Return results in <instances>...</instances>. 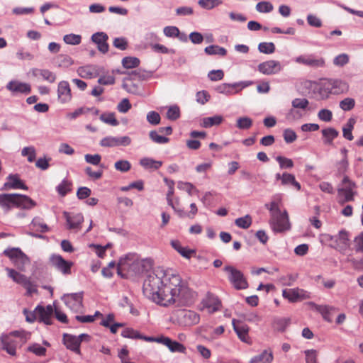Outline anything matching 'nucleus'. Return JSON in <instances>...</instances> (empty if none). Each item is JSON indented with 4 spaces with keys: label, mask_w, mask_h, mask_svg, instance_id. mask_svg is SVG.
Here are the masks:
<instances>
[{
    "label": "nucleus",
    "mask_w": 363,
    "mask_h": 363,
    "mask_svg": "<svg viewBox=\"0 0 363 363\" xmlns=\"http://www.w3.org/2000/svg\"><path fill=\"white\" fill-rule=\"evenodd\" d=\"M143 296L157 305L168 307L190 306L195 300V292L172 269L157 267L155 272L143 279Z\"/></svg>",
    "instance_id": "obj_1"
},
{
    "label": "nucleus",
    "mask_w": 363,
    "mask_h": 363,
    "mask_svg": "<svg viewBox=\"0 0 363 363\" xmlns=\"http://www.w3.org/2000/svg\"><path fill=\"white\" fill-rule=\"evenodd\" d=\"M264 206L269 211V223L273 231L281 233L289 229L290 224L287 212L286 211L281 212L278 201H272L269 203H266Z\"/></svg>",
    "instance_id": "obj_2"
},
{
    "label": "nucleus",
    "mask_w": 363,
    "mask_h": 363,
    "mask_svg": "<svg viewBox=\"0 0 363 363\" xmlns=\"http://www.w3.org/2000/svg\"><path fill=\"white\" fill-rule=\"evenodd\" d=\"M36 206L35 201L26 195L19 194H1L0 207L5 211L12 208L31 209Z\"/></svg>",
    "instance_id": "obj_3"
},
{
    "label": "nucleus",
    "mask_w": 363,
    "mask_h": 363,
    "mask_svg": "<svg viewBox=\"0 0 363 363\" xmlns=\"http://www.w3.org/2000/svg\"><path fill=\"white\" fill-rule=\"evenodd\" d=\"M30 334L24 332L13 331L9 335L1 337L2 349L11 356L16 355V349L21 347L28 338Z\"/></svg>",
    "instance_id": "obj_4"
},
{
    "label": "nucleus",
    "mask_w": 363,
    "mask_h": 363,
    "mask_svg": "<svg viewBox=\"0 0 363 363\" xmlns=\"http://www.w3.org/2000/svg\"><path fill=\"white\" fill-rule=\"evenodd\" d=\"M117 273L126 279H135L136 277V255L128 253L121 257L118 263Z\"/></svg>",
    "instance_id": "obj_5"
},
{
    "label": "nucleus",
    "mask_w": 363,
    "mask_h": 363,
    "mask_svg": "<svg viewBox=\"0 0 363 363\" xmlns=\"http://www.w3.org/2000/svg\"><path fill=\"white\" fill-rule=\"evenodd\" d=\"M223 270L228 274V279L236 289H245L248 287L247 281L241 271L232 266H225Z\"/></svg>",
    "instance_id": "obj_6"
},
{
    "label": "nucleus",
    "mask_w": 363,
    "mask_h": 363,
    "mask_svg": "<svg viewBox=\"0 0 363 363\" xmlns=\"http://www.w3.org/2000/svg\"><path fill=\"white\" fill-rule=\"evenodd\" d=\"M355 187V184L347 176H345L337 190L338 196L342 198V202L351 201L354 199Z\"/></svg>",
    "instance_id": "obj_7"
},
{
    "label": "nucleus",
    "mask_w": 363,
    "mask_h": 363,
    "mask_svg": "<svg viewBox=\"0 0 363 363\" xmlns=\"http://www.w3.org/2000/svg\"><path fill=\"white\" fill-rule=\"evenodd\" d=\"M51 265L63 275H69L72 273V267L74 263L71 261L65 260L60 255H52L50 257Z\"/></svg>",
    "instance_id": "obj_8"
},
{
    "label": "nucleus",
    "mask_w": 363,
    "mask_h": 363,
    "mask_svg": "<svg viewBox=\"0 0 363 363\" xmlns=\"http://www.w3.org/2000/svg\"><path fill=\"white\" fill-rule=\"evenodd\" d=\"M282 296L284 298L288 299L289 301L291 303H296L311 298L310 292L300 288L284 289L282 291Z\"/></svg>",
    "instance_id": "obj_9"
},
{
    "label": "nucleus",
    "mask_w": 363,
    "mask_h": 363,
    "mask_svg": "<svg viewBox=\"0 0 363 363\" xmlns=\"http://www.w3.org/2000/svg\"><path fill=\"white\" fill-rule=\"evenodd\" d=\"M177 319L179 324L189 326L199 322V315L190 310H181L177 313Z\"/></svg>",
    "instance_id": "obj_10"
},
{
    "label": "nucleus",
    "mask_w": 363,
    "mask_h": 363,
    "mask_svg": "<svg viewBox=\"0 0 363 363\" xmlns=\"http://www.w3.org/2000/svg\"><path fill=\"white\" fill-rule=\"evenodd\" d=\"M62 300L65 305L74 312L81 311L83 305V294L82 293H74L65 294L62 297Z\"/></svg>",
    "instance_id": "obj_11"
},
{
    "label": "nucleus",
    "mask_w": 363,
    "mask_h": 363,
    "mask_svg": "<svg viewBox=\"0 0 363 363\" xmlns=\"http://www.w3.org/2000/svg\"><path fill=\"white\" fill-rule=\"evenodd\" d=\"M295 62L314 69L323 67L325 64L323 57H318L312 55H300L296 57Z\"/></svg>",
    "instance_id": "obj_12"
},
{
    "label": "nucleus",
    "mask_w": 363,
    "mask_h": 363,
    "mask_svg": "<svg viewBox=\"0 0 363 363\" xmlns=\"http://www.w3.org/2000/svg\"><path fill=\"white\" fill-rule=\"evenodd\" d=\"M57 100L60 104H67L71 101L72 95L71 88L67 81H60L57 89Z\"/></svg>",
    "instance_id": "obj_13"
},
{
    "label": "nucleus",
    "mask_w": 363,
    "mask_h": 363,
    "mask_svg": "<svg viewBox=\"0 0 363 363\" xmlns=\"http://www.w3.org/2000/svg\"><path fill=\"white\" fill-rule=\"evenodd\" d=\"M131 142V140L128 136L123 137H113L108 136L105 137L100 141V145L102 147H118V146H127Z\"/></svg>",
    "instance_id": "obj_14"
},
{
    "label": "nucleus",
    "mask_w": 363,
    "mask_h": 363,
    "mask_svg": "<svg viewBox=\"0 0 363 363\" xmlns=\"http://www.w3.org/2000/svg\"><path fill=\"white\" fill-rule=\"evenodd\" d=\"M232 324L239 339L243 342L250 344L251 340L248 335L250 329L248 325L235 319H233Z\"/></svg>",
    "instance_id": "obj_15"
},
{
    "label": "nucleus",
    "mask_w": 363,
    "mask_h": 363,
    "mask_svg": "<svg viewBox=\"0 0 363 363\" xmlns=\"http://www.w3.org/2000/svg\"><path fill=\"white\" fill-rule=\"evenodd\" d=\"M281 68L280 62L276 60H268L262 62L257 67L259 72L265 75L277 74L281 70Z\"/></svg>",
    "instance_id": "obj_16"
},
{
    "label": "nucleus",
    "mask_w": 363,
    "mask_h": 363,
    "mask_svg": "<svg viewBox=\"0 0 363 363\" xmlns=\"http://www.w3.org/2000/svg\"><path fill=\"white\" fill-rule=\"evenodd\" d=\"M54 310L51 305H48L46 307L38 306L35 308V313L38 314V320L39 322H43L46 325L52 324V315Z\"/></svg>",
    "instance_id": "obj_17"
},
{
    "label": "nucleus",
    "mask_w": 363,
    "mask_h": 363,
    "mask_svg": "<svg viewBox=\"0 0 363 363\" xmlns=\"http://www.w3.org/2000/svg\"><path fill=\"white\" fill-rule=\"evenodd\" d=\"M7 182L4 183L2 190L10 189H24L27 190L28 186L24 184L22 180L20 179L18 174H9L7 178Z\"/></svg>",
    "instance_id": "obj_18"
},
{
    "label": "nucleus",
    "mask_w": 363,
    "mask_h": 363,
    "mask_svg": "<svg viewBox=\"0 0 363 363\" xmlns=\"http://www.w3.org/2000/svg\"><path fill=\"white\" fill-rule=\"evenodd\" d=\"M64 216L66 219L69 229L78 230L81 228V225L84 221V216L82 213L71 215L67 212H64Z\"/></svg>",
    "instance_id": "obj_19"
},
{
    "label": "nucleus",
    "mask_w": 363,
    "mask_h": 363,
    "mask_svg": "<svg viewBox=\"0 0 363 363\" xmlns=\"http://www.w3.org/2000/svg\"><path fill=\"white\" fill-rule=\"evenodd\" d=\"M62 341L64 345L68 350L80 354V340H78L77 336L65 333L63 335Z\"/></svg>",
    "instance_id": "obj_20"
},
{
    "label": "nucleus",
    "mask_w": 363,
    "mask_h": 363,
    "mask_svg": "<svg viewBox=\"0 0 363 363\" xmlns=\"http://www.w3.org/2000/svg\"><path fill=\"white\" fill-rule=\"evenodd\" d=\"M153 261L150 258H146L138 262V277L141 279H144L148 274L155 272L152 270Z\"/></svg>",
    "instance_id": "obj_21"
},
{
    "label": "nucleus",
    "mask_w": 363,
    "mask_h": 363,
    "mask_svg": "<svg viewBox=\"0 0 363 363\" xmlns=\"http://www.w3.org/2000/svg\"><path fill=\"white\" fill-rule=\"evenodd\" d=\"M108 35L103 32L96 33L91 36L92 41L97 45L98 50L102 53H106L108 51Z\"/></svg>",
    "instance_id": "obj_22"
},
{
    "label": "nucleus",
    "mask_w": 363,
    "mask_h": 363,
    "mask_svg": "<svg viewBox=\"0 0 363 363\" xmlns=\"http://www.w3.org/2000/svg\"><path fill=\"white\" fill-rule=\"evenodd\" d=\"M335 239L336 244L333 246V247L339 250H345L350 246V239L348 233L342 230L339 232L337 236L330 237V240H333Z\"/></svg>",
    "instance_id": "obj_23"
},
{
    "label": "nucleus",
    "mask_w": 363,
    "mask_h": 363,
    "mask_svg": "<svg viewBox=\"0 0 363 363\" xmlns=\"http://www.w3.org/2000/svg\"><path fill=\"white\" fill-rule=\"evenodd\" d=\"M30 73L34 77H41L49 83H54L57 78L54 72L47 69L33 68L30 70Z\"/></svg>",
    "instance_id": "obj_24"
},
{
    "label": "nucleus",
    "mask_w": 363,
    "mask_h": 363,
    "mask_svg": "<svg viewBox=\"0 0 363 363\" xmlns=\"http://www.w3.org/2000/svg\"><path fill=\"white\" fill-rule=\"evenodd\" d=\"M248 85L246 82H238V83H234V84H222L216 86V90L217 92L220 94H224L226 95H230L234 93H237L238 91H233L234 89H236L238 87H240V89L247 86Z\"/></svg>",
    "instance_id": "obj_25"
},
{
    "label": "nucleus",
    "mask_w": 363,
    "mask_h": 363,
    "mask_svg": "<svg viewBox=\"0 0 363 363\" xmlns=\"http://www.w3.org/2000/svg\"><path fill=\"white\" fill-rule=\"evenodd\" d=\"M4 255L13 260L17 264L18 262L24 264L28 261V258L23 252L18 248H12L5 250Z\"/></svg>",
    "instance_id": "obj_26"
},
{
    "label": "nucleus",
    "mask_w": 363,
    "mask_h": 363,
    "mask_svg": "<svg viewBox=\"0 0 363 363\" xmlns=\"http://www.w3.org/2000/svg\"><path fill=\"white\" fill-rule=\"evenodd\" d=\"M331 94H340L347 91L349 89L348 84L340 79H328Z\"/></svg>",
    "instance_id": "obj_27"
},
{
    "label": "nucleus",
    "mask_w": 363,
    "mask_h": 363,
    "mask_svg": "<svg viewBox=\"0 0 363 363\" xmlns=\"http://www.w3.org/2000/svg\"><path fill=\"white\" fill-rule=\"evenodd\" d=\"M6 89L12 92L29 94L31 91L30 84L23 82L11 81L6 85Z\"/></svg>",
    "instance_id": "obj_28"
},
{
    "label": "nucleus",
    "mask_w": 363,
    "mask_h": 363,
    "mask_svg": "<svg viewBox=\"0 0 363 363\" xmlns=\"http://www.w3.org/2000/svg\"><path fill=\"white\" fill-rule=\"evenodd\" d=\"M174 188H169L167 193V200L168 205L170 206L173 210L178 214V216L181 218L184 217L186 216H190V214H187L183 209H180L177 206H179V199H177L175 203L173 202L172 199L174 194Z\"/></svg>",
    "instance_id": "obj_29"
},
{
    "label": "nucleus",
    "mask_w": 363,
    "mask_h": 363,
    "mask_svg": "<svg viewBox=\"0 0 363 363\" xmlns=\"http://www.w3.org/2000/svg\"><path fill=\"white\" fill-rule=\"evenodd\" d=\"M126 77H124L123 82V87L128 92L135 93L136 91V85L134 82L136 77V71H132L131 73H125Z\"/></svg>",
    "instance_id": "obj_30"
},
{
    "label": "nucleus",
    "mask_w": 363,
    "mask_h": 363,
    "mask_svg": "<svg viewBox=\"0 0 363 363\" xmlns=\"http://www.w3.org/2000/svg\"><path fill=\"white\" fill-rule=\"evenodd\" d=\"M274 359L271 350H264L260 354L254 356L250 363H272Z\"/></svg>",
    "instance_id": "obj_31"
},
{
    "label": "nucleus",
    "mask_w": 363,
    "mask_h": 363,
    "mask_svg": "<svg viewBox=\"0 0 363 363\" xmlns=\"http://www.w3.org/2000/svg\"><path fill=\"white\" fill-rule=\"evenodd\" d=\"M308 304L311 306L315 311L321 313L325 320L328 322L332 321L330 313L333 310H335V308L327 305H318L313 302H308Z\"/></svg>",
    "instance_id": "obj_32"
},
{
    "label": "nucleus",
    "mask_w": 363,
    "mask_h": 363,
    "mask_svg": "<svg viewBox=\"0 0 363 363\" xmlns=\"http://www.w3.org/2000/svg\"><path fill=\"white\" fill-rule=\"evenodd\" d=\"M321 133L323 137V143L329 145L333 144V140L339 135L338 131L333 128L323 129Z\"/></svg>",
    "instance_id": "obj_33"
},
{
    "label": "nucleus",
    "mask_w": 363,
    "mask_h": 363,
    "mask_svg": "<svg viewBox=\"0 0 363 363\" xmlns=\"http://www.w3.org/2000/svg\"><path fill=\"white\" fill-rule=\"evenodd\" d=\"M140 164L145 169L157 170L162 165V162L145 157L140 160Z\"/></svg>",
    "instance_id": "obj_34"
},
{
    "label": "nucleus",
    "mask_w": 363,
    "mask_h": 363,
    "mask_svg": "<svg viewBox=\"0 0 363 363\" xmlns=\"http://www.w3.org/2000/svg\"><path fill=\"white\" fill-rule=\"evenodd\" d=\"M223 121L222 116L216 115L211 117L203 118L201 121V126L206 128H211L213 125H218Z\"/></svg>",
    "instance_id": "obj_35"
},
{
    "label": "nucleus",
    "mask_w": 363,
    "mask_h": 363,
    "mask_svg": "<svg viewBox=\"0 0 363 363\" xmlns=\"http://www.w3.org/2000/svg\"><path fill=\"white\" fill-rule=\"evenodd\" d=\"M6 271L8 272L9 277L15 282L21 285H26L28 284V278L26 276L18 273L13 269L6 268Z\"/></svg>",
    "instance_id": "obj_36"
},
{
    "label": "nucleus",
    "mask_w": 363,
    "mask_h": 363,
    "mask_svg": "<svg viewBox=\"0 0 363 363\" xmlns=\"http://www.w3.org/2000/svg\"><path fill=\"white\" fill-rule=\"evenodd\" d=\"M314 91L315 93H317L318 94V99H327L329 96L330 94H331L330 85L328 84V81L326 80L325 82L317 85L314 89Z\"/></svg>",
    "instance_id": "obj_37"
},
{
    "label": "nucleus",
    "mask_w": 363,
    "mask_h": 363,
    "mask_svg": "<svg viewBox=\"0 0 363 363\" xmlns=\"http://www.w3.org/2000/svg\"><path fill=\"white\" fill-rule=\"evenodd\" d=\"M354 123L355 120L354 118H350L347 123L342 127L343 137L348 140H352L354 138L352 131L354 128Z\"/></svg>",
    "instance_id": "obj_38"
},
{
    "label": "nucleus",
    "mask_w": 363,
    "mask_h": 363,
    "mask_svg": "<svg viewBox=\"0 0 363 363\" xmlns=\"http://www.w3.org/2000/svg\"><path fill=\"white\" fill-rule=\"evenodd\" d=\"M282 185L291 184L294 186L298 191L301 190V184L296 182L294 174L285 172L282 174Z\"/></svg>",
    "instance_id": "obj_39"
},
{
    "label": "nucleus",
    "mask_w": 363,
    "mask_h": 363,
    "mask_svg": "<svg viewBox=\"0 0 363 363\" xmlns=\"http://www.w3.org/2000/svg\"><path fill=\"white\" fill-rule=\"evenodd\" d=\"M204 51L209 55H218L220 56H225L227 53V51L224 48L214 45L206 47Z\"/></svg>",
    "instance_id": "obj_40"
},
{
    "label": "nucleus",
    "mask_w": 363,
    "mask_h": 363,
    "mask_svg": "<svg viewBox=\"0 0 363 363\" xmlns=\"http://www.w3.org/2000/svg\"><path fill=\"white\" fill-rule=\"evenodd\" d=\"M72 182L67 179H63L62 182L56 187V190L61 196H65L72 190Z\"/></svg>",
    "instance_id": "obj_41"
},
{
    "label": "nucleus",
    "mask_w": 363,
    "mask_h": 363,
    "mask_svg": "<svg viewBox=\"0 0 363 363\" xmlns=\"http://www.w3.org/2000/svg\"><path fill=\"white\" fill-rule=\"evenodd\" d=\"M235 224L240 228L247 229L252 224V218L250 215L238 218L235 219Z\"/></svg>",
    "instance_id": "obj_42"
},
{
    "label": "nucleus",
    "mask_w": 363,
    "mask_h": 363,
    "mask_svg": "<svg viewBox=\"0 0 363 363\" xmlns=\"http://www.w3.org/2000/svg\"><path fill=\"white\" fill-rule=\"evenodd\" d=\"M21 155L27 157L29 162H33L36 157L35 148L33 146L25 147L21 150Z\"/></svg>",
    "instance_id": "obj_43"
},
{
    "label": "nucleus",
    "mask_w": 363,
    "mask_h": 363,
    "mask_svg": "<svg viewBox=\"0 0 363 363\" xmlns=\"http://www.w3.org/2000/svg\"><path fill=\"white\" fill-rule=\"evenodd\" d=\"M221 0H199L198 4L203 9H212L222 4Z\"/></svg>",
    "instance_id": "obj_44"
},
{
    "label": "nucleus",
    "mask_w": 363,
    "mask_h": 363,
    "mask_svg": "<svg viewBox=\"0 0 363 363\" xmlns=\"http://www.w3.org/2000/svg\"><path fill=\"white\" fill-rule=\"evenodd\" d=\"M252 125V120L247 117H240L237 120L236 126L239 129L247 130Z\"/></svg>",
    "instance_id": "obj_45"
},
{
    "label": "nucleus",
    "mask_w": 363,
    "mask_h": 363,
    "mask_svg": "<svg viewBox=\"0 0 363 363\" xmlns=\"http://www.w3.org/2000/svg\"><path fill=\"white\" fill-rule=\"evenodd\" d=\"M63 40L66 44L77 45L80 44L82 41V36L77 34H67L63 37Z\"/></svg>",
    "instance_id": "obj_46"
},
{
    "label": "nucleus",
    "mask_w": 363,
    "mask_h": 363,
    "mask_svg": "<svg viewBox=\"0 0 363 363\" xmlns=\"http://www.w3.org/2000/svg\"><path fill=\"white\" fill-rule=\"evenodd\" d=\"M27 351L33 352L37 356L43 357L46 354V348L40 346L38 343L30 345L28 348Z\"/></svg>",
    "instance_id": "obj_47"
},
{
    "label": "nucleus",
    "mask_w": 363,
    "mask_h": 363,
    "mask_svg": "<svg viewBox=\"0 0 363 363\" xmlns=\"http://www.w3.org/2000/svg\"><path fill=\"white\" fill-rule=\"evenodd\" d=\"M258 50L264 54H272L275 51V45L273 43L263 42L259 44Z\"/></svg>",
    "instance_id": "obj_48"
},
{
    "label": "nucleus",
    "mask_w": 363,
    "mask_h": 363,
    "mask_svg": "<svg viewBox=\"0 0 363 363\" xmlns=\"http://www.w3.org/2000/svg\"><path fill=\"white\" fill-rule=\"evenodd\" d=\"M30 225L36 228V230L41 233H46L49 231V227L45 223H43L42 219L38 217L33 219Z\"/></svg>",
    "instance_id": "obj_49"
},
{
    "label": "nucleus",
    "mask_w": 363,
    "mask_h": 363,
    "mask_svg": "<svg viewBox=\"0 0 363 363\" xmlns=\"http://www.w3.org/2000/svg\"><path fill=\"white\" fill-rule=\"evenodd\" d=\"M158 130H152L150 132V138L155 143L158 144H164L169 142V138L159 135Z\"/></svg>",
    "instance_id": "obj_50"
},
{
    "label": "nucleus",
    "mask_w": 363,
    "mask_h": 363,
    "mask_svg": "<svg viewBox=\"0 0 363 363\" xmlns=\"http://www.w3.org/2000/svg\"><path fill=\"white\" fill-rule=\"evenodd\" d=\"M100 119L105 123L111 125L113 126H116L118 125V121L116 119L115 114L113 113H104L101 115Z\"/></svg>",
    "instance_id": "obj_51"
},
{
    "label": "nucleus",
    "mask_w": 363,
    "mask_h": 363,
    "mask_svg": "<svg viewBox=\"0 0 363 363\" xmlns=\"http://www.w3.org/2000/svg\"><path fill=\"white\" fill-rule=\"evenodd\" d=\"M289 322V320L286 318L275 319L273 323L274 328L277 331L283 332L288 326Z\"/></svg>",
    "instance_id": "obj_52"
},
{
    "label": "nucleus",
    "mask_w": 363,
    "mask_h": 363,
    "mask_svg": "<svg viewBox=\"0 0 363 363\" xmlns=\"http://www.w3.org/2000/svg\"><path fill=\"white\" fill-rule=\"evenodd\" d=\"M180 116V110L177 106H170L167 111V118L171 121H175Z\"/></svg>",
    "instance_id": "obj_53"
},
{
    "label": "nucleus",
    "mask_w": 363,
    "mask_h": 363,
    "mask_svg": "<svg viewBox=\"0 0 363 363\" xmlns=\"http://www.w3.org/2000/svg\"><path fill=\"white\" fill-rule=\"evenodd\" d=\"M308 104L309 101L306 99L296 98L291 102L292 108L296 109L305 110L308 107Z\"/></svg>",
    "instance_id": "obj_54"
},
{
    "label": "nucleus",
    "mask_w": 363,
    "mask_h": 363,
    "mask_svg": "<svg viewBox=\"0 0 363 363\" xmlns=\"http://www.w3.org/2000/svg\"><path fill=\"white\" fill-rule=\"evenodd\" d=\"M281 169H291L294 167V162L291 159L282 156H277L276 158Z\"/></svg>",
    "instance_id": "obj_55"
},
{
    "label": "nucleus",
    "mask_w": 363,
    "mask_h": 363,
    "mask_svg": "<svg viewBox=\"0 0 363 363\" xmlns=\"http://www.w3.org/2000/svg\"><path fill=\"white\" fill-rule=\"evenodd\" d=\"M306 363H318V352L315 350H307L304 351Z\"/></svg>",
    "instance_id": "obj_56"
},
{
    "label": "nucleus",
    "mask_w": 363,
    "mask_h": 363,
    "mask_svg": "<svg viewBox=\"0 0 363 363\" xmlns=\"http://www.w3.org/2000/svg\"><path fill=\"white\" fill-rule=\"evenodd\" d=\"M93 71L91 66L80 67L77 69L78 74L82 78H91L94 75Z\"/></svg>",
    "instance_id": "obj_57"
},
{
    "label": "nucleus",
    "mask_w": 363,
    "mask_h": 363,
    "mask_svg": "<svg viewBox=\"0 0 363 363\" xmlns=\"http://www.w3.org/2000/svg\"><path fill=\"white\" fill-rule=\"evenodd\" d=\"M283 137L286 143H292L297 139L296 132L291 128H287L284 130Z\"/></svg>",
    "instance_id": "obj_58"
},
{
    "label": "nucleus",
    "mask_w": 363,
    "mask_h": 363,
    "mask_svg": "<svg viewBox=\"0 0 363 363\" xmlns=\"http://www.w3.org/2000/svg\"><path fill=\"white\" fill-rule=\"evenodd\" d=\"M355 105L354 99L352 98H345L340 102V107L345 111L352 110Z\"/></svg>",
    "instance_id": "obj_59"
},
{
    "label": "nucleus",
    "mask_w": 363,
    "mask_h": 363,
    "mask_svg": "<svg viewBox=\"0 0 363 363\" xmlns=\"http://www.w3.org/2000/svg\"><path fill=\"white\" fill-rule=\"evenodd\" d=\"M273 5L268 1H261L256 5V9L260 13H269L273 10Z\"/></svg>",
    "instance_id": "obj_60"
},
{
    "label": "nucleus",
    "mask_w": 363,
    "mask_h": 363,
    "mask_svg": "<svg viewBox=\"0 0 363 363\" xmlns=\"http://www.w3.org/2000/svg\"><path fill=\"white\" fill-rule=\"evenodd\" d=\"M114 167L116 170L121 172H126L130 170L131 165L130 163L127 160H118L114 164Z\"/></svg>",
    "instance_id": "obj_61"
},
{
    "label": "nucleus",
    "mask_w": 363,
    "mask_h": 363,
    "mask_svg": "<svg viewBox=\"0 0 363 363\" xmlns=\"http://www.w3.org/2000/svg\"><path fill=\"white\" fill-rule=\"evenodd\" d=\"M160 120L161 117L156 111H152L147 114V121L152 125H158L160 123Z\"/></svg>",
    "instance_id": "obj_62"
},
{
    "label": "nucleus",
    "mask_w": 363,
    "mask_h": 363,
    "mask_svg": "<svg viewBox=\"0 0 363 363\" xmlns=\"http://www.w3.org/2000/svg\"><path fill=\"white\" fill-rule=\"evenodd\" d=\"M57 62L59 67H68L73 64V60L68 55H60L57 57Z\"/></svg>",
    "instance_id": "obj_63"
},
{
    "label": "nucleus",
    "mask_w": 363,
    "mask_h": 363,
    "mask_svg": "<svg viewBox=\"0 0 363 363\" xmlns=\"http://www.w3.org/2000/svg\"><path fill=\"white\" fill-rule=\"evenodd\" d=\"M349 62V56L347 54L342 53L336 56L333 60V64L338 67H342Z\"/></svg>",
    "instance_id": "obj_64"
}]
</instances>
